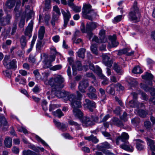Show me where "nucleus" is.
I'll return each mask as SVG.
<instances>
[{
  "label": "nucleus",
  "instance_id": "nucleus-1",
  "mask_svg": "<svg viewBox=\"0 0 155 155\" xmlns=\"http://www.w3.org/2000/svg\"><path fill=\"white\" fill-rule=\"evenodd\" d=\"M77 98L75 95L72 94L69 95L68 99L71 102V107L73 108V112L76 118H81L83 116V114L79 109L81 106V103L80 100L82 97V95L79 92H77Z\"/></svg>",
  "mask_w": 155,
  "mask_h": 155
},
{
  "label": "nucleus",
  "instance_id": "nucleus-2",
  "mask_svg": "<svg viewBox=\"0 0 155 155\" xmlns=\"http://www.w3.org/2000/svg\"><path fill=\"white\" fill-rule=\"evenodd\" d=\"M64 81L63 78L61 75H58L55 77L52 78L48 80L45 81V83L46 85H50L52 87V91H55L56 88L59 86V87L63 88L64 85L62 84Z\"/></svg>",
  "mask_w": 155,
  "mask_h": 155
},
{
  "label": "nucleus",
  "instance_id": "nucleus-3",
  "mask_svg": "<svg viewBox=\"0 0 155 155\" xmlns=\"http://www.w3.org/2000/svg\"><path fill=\"white\" fill-rule=\"evenodd\" d=\"M82 14L84 18L91 20H92L96 15V13L91 9V6L89 4H83Z\"/></svg>",
  "mask_w": 155,
  "mask_h": 155
},
{
  "label": "nucleus",
  "instance_id": "nucleus-4",
  "mask_svg": "<svg viewBox=\"0 0 155 155\" xmlns=\"http://www.w3.org/2000/svg\"><path fill=\"white\" fill-rule=\"evenodd\" d=\"M137 2H134V5L131 9V11L129 13V18L131 20L135 22L138 21L139 20L140 13L139 9L136 5Z\"/></svg>",
  "mask_w": 155,
  "mask_h": 155
},
{
  "label": "nucleus",
  "instance_id": "nucleus-5",
  "mask_svg": "<svg viewBox=\"0 0 155 155\" xmlns=\"http://www.w3.org/2000/svg\"><path fill=\"white\" fill-rule=\"evenodd\" d=\"M97 24L95 22H91L87 23L86 25V28L85 29L84 24L82 23L81 25V30L83 33H87L88 36L89 37V39L90 40L92 35L91 31L94 29L97 26Z\"/></svg>",
  "mask_w": 155,
  "mask_h": 155
},
{
  "label": "nucleus",
  "instance_id": "nucleus-6",
  "mask_svg": "<svg viewBox=\"0 0 155 155\" xmlns=\"http://www.w3.org/2000/svg\"><path fill=\"white\" fill-rule=\"evenodd\" d=\"M9 57L8 56H5L3 60V64L4 66L8 69H15L17 68L16 65V61L15 60H13L10 62L9 60Z\"/></svg>",
  "mask_w": 155,
  "mask_h": 155
},
{
  "label": "nucleus",
  "instance_id": "nucleus-7",
  "mask_svg": "<svg viewBox=\"0 0 155 155\" xmlns=\"http://www.w3.org/2000/svg\"><path fill=\"white\" fill-rule=\"evenodd\" d=\"M95 103L88 99L85 100L84 104V106L85 108L89 109L90 111H93V109L95 108Z\"/></svg>",
  "mask_w": 155,
  "mask_h": 155
},
{
  "label": "nucleus",
  "instance_id": "nucleus-8",
  "mask_svg": "<svg viewBox=\"0 0 155 155\" xmlns=\"http://www.w3.org/2000/svg\"><path fill=\"white\" fill-rule=\"evenodd\" d=\"M33 25V22L32 20H31L30 22L29 23L24 32L25 35L26 36H28L29 38H31L32 36Z\"/></svg>",
  "mask_w": 155,
  "mask_h": 155
},
{
  "label": "nucleus",
  "instance_id": "nucleus-9",
  "mask_svg": "<svg viewBox=\"0 0 155 155\" xmlns=\"http://www.w3.org/2000/svg\"><path fill=\"white\" fill-rule=\"evenodd\" d=\"M88 92L87 94L88 97L92 99H95L97 98L96 94V90L92 86L90 87L88 89Z\"/></svg>",
  "mask_w": 155,
  "mask_h": 155
},
{
  "label": "nucleus",
  "instance_id": "nucleus-10",
  "mask_svg": "<svg viewBox=\"0 0 155 155\" xmlns=\"http://www.w3.org/2000/svg\"><path fill=\"white\" fill-rule=\"evenodd\" d=\"M61 12L64 16V28L66 27L67 23L71 17V15L69 11H67V12H66L63 10L61 11Z\"/></svg>",
  "mask_w": 155,
  "mask_h": 155
},
{
  "label": "nucleus",
  "instance_id": "nucleus-11",
  "mask_svg": "<svg viewBox=\"0 0 155 155\" xmlns=\"http://www.w3.org/2000/svg\"><path fill=\"white\" fill-rule=\"evenodd\" d=\"M88 85L89 84L87 81L84 80L82 81L79 83L78 86L79 90L82 93L85 92V89Z\"/></svg>",
  "mask_w": 155,
  "mask_h": 155
},
{
  "label": "nucleus",
  "instance_id": "nucleus-12",
  "mask_svg": "<svg viewBox=\"0 0 155 155\" xmlns=\"http://www.w3.org/2000/svg\"><path fill=\"white\" fill-rule=\"evenodd\" d=\"M72 69L74 74L76 75L77 74L76 71L77 70L81 71L82 69L81 62L80 61H77L76 62L75 65H72Z\"/></svg>",
  "mask_w": 155,
  "mask_h": 155
},
{
  "label": "nucleus",
  "instance_id": "nucleus-13",
  "mask_svg": "<svg viewBox=\"0 0 155 155\" xmlns=\"http://www.w3.org/2000/svg\"><path fill=\"white\" fill-rule=\"evenodd\" d=\"M111 148V146L107 142H104L98 145L97 146V149L100 150H103L105 148L109 149Z\"/></svg>",
  "mask_w": 155,
  "mask_h": 155
},
{
  "label": "nucleus",
  "instance_id": "nucleus-14",
  "mask_svg": "<svg viewBox=\"0 0 155 155\" xmlns=\"http://www.w3.org/2000/svg\"><path fill=\"white\" fill-rule=\"evenodd\" d=\"M103 62L107 66L110 67L112 65V62L109 60V57L106 54L103 55Z\"/></svg>",
  "mask_w": 155,
  "mask_h": 155
},
{
  "label": "nucleus",
  "instance_id": "nucleus-15",
  "mask_svg": "<svg viewBox=\"0 0 155 155\" xmlns=\"http://www.w3.org/2000/svg\"><path fill=\"white\" fill-rule=\"evenodd\" d=\"M109 38L111 41L110 47H116L118 45V43L116 41V35H114L113 36H109Z\"/></svg>",
  "mask_w": 155,
  "mask_h": 155
},
{
  "label": "nucleus",
  "instance_id": "nucleus-16",
  "mask_svg": "<svg viewBox=\"0 0 155 155\" xmlns=\"http://www.w3.org/2000/svg\"><path fill=\"white\" fill-rule=\"evenodd\" d=\"M132 95L133 96V100H132L129 102V105L131 107H136L137 105V102L136 101V100L137 98V94L135 93H133Z\"/></svg>",
  "mask_w": 155,
  "mask_h": 155
},
{
  "label": "nucleus",
  "instance_id": "nucleus-17",
  "mask_svg": "<svg viewBox=\"0 0 155 155\" xmlns=\"http://www.w3.org/2000/svg\"><path fill=\"white\" fill-rule=\"evenodd\" d=\"M96 67L98 70L99 75L102 79H104L102 82V84L104 85L108 84V81L106 79V77L101 74L102 70L101 68L98 66H97Z\"/></svg>",
  "mask_w": 155,
  "mask_h": 155
},
{
  "label": "nucleus",
  "instance_id": "nucleus-18",
  "mask_svg": "<svg viewBox=\"0 0 155 155\" xmlns=\"http://www.w3.org/2000/svg\"><path fill=\"white\" fill-rule=\"evenodd\" d=\"M128 143V141L124 143L122 145H120V147L127 151L132 152L134 150V148L132 146H128L127 144Z\"/></svg>",
  "mask_w": 155,
  "mask_h": 155
},
{
  "label": "nucleus",
  "instance_id": "nucleus-19",
  "mask_svg": "<svg viewBox=\"0 0 155 155\" xmlns=\"http://www.w3.org/2000/svg\"><path fill=\"white\" fill-rule=\"evenodd\" d=\"M129 138V136L128 134L126 133H123L121 136L118 137L116 140V143L117 144H119L118 140L120 139L121 141L123 142H124L125 141L128 139Z\"/></svg>",
  "mask_w": 155,
  "mask_h": 155
},
{
  "label": "nucleus",
  "instance_id": "nucleus-20",
  "mask_svg": "<svg viewBox=\"0 0 155 155\" xmlns=\"http://www.w3.org/2000/svg\"><path fill=\"white\" fill-rule=\"evenodd\" d=\"M146 141L147 144L151 150L153 151H155V146L153 140L148 138H147Z\"/></svg>",
  "mask_w": 155,
  "mask_h": 155
},
{
  "label": "nucleus",
  "instance_id": "nucleus-21",
  "mask_svg": "<svg viewBox=\"0 0 155 155\" xmlns=\"http://www.w3.org/2000/svg\"><path fill=\"white\" fill-rule=\"evenodd\" d=\"M105 31L104 30H101L99 33V38L101 41L102 43H105L107 41V38L105 36Z\"/></svg>",
  "mask_w": 155,
  "mask_h": 155
},
{
  "label": "nucleus",
  "instance_id": "nucleus-22",
  "mask_svg": "<svg viewBox=\"0 0 155 155\" xmlns=\"http://www.w3.org/2000/svg\"><path fill=\"white\" fill-rule=\"evenodd\" d=\"M140 86L141 88H143L144 90L146 91H149L150 94L152 95H154L155 94V89L154 88H152L150 89L148 87L142 83L140 84Z\"/></svg>",
  "mask_w": 155,
  "mask_h": 155
},
{
  "label": "nucleus",
  "instance_id": "nucleus-23",
  "mask_svg": "<svg viewBox=\"0 0 155 155\" xmlns=\"http://www.w3.org/2000/svg\"><path fill=\"white\" fill-rule=\"evenodd\" d=\"M45 32V27L44 26H41L39 29L38 34V38L41 40L43 38Z\"/></svg>",
  "mask_w": 155,
  "mask_h": 155
},
{
  "label": "nucleus",
  "instance_id": "nucleus-24",
  "mask_svg": "<svg viewBox=\"0 0 155 155\" xmlns=\"http://www.w3.org/2000/svg\"><path fill=\"white\" fill-rule=\"evenodd\" d=\"M15 81L19 82V84L25 85L26 82V80L24 78L21 77L20 75H19L15 78Z\"/></svg>",
  "mask_w": 155,
  "mask_h": 155
},
{
  "label": "nucleus",
  "instance_id": "nucleus-25",
  "mask_svg": "<svg viewBox=\"0 0 155 155\" xmlns=\"http://www.w3.org/2000/svg\"><path fill=\"white\" fill-rule=\"evenodd\" d=\"M29 6H27V7H26L25 10V16H27V17L26 21H28V20L31 18V16L33 14L32 12L29 9Z\"/></svg>",
  "mask_w": 155,
  "mask_h": 155
},
{
  "label": "nucleus",
  "instance_id": "nucleus-26",
  "mask_svg": "<svg viewBox=\"0 0 155 155\" xmlns=\"http://www.w3.org/2000/svg\"><path fill=\"white\" fill-rule=\"evenodd\" d=\"M12 138L7 137H6L4 140L5 145L6 147L10 148L12 146Z\"/></svg>",
  "mask_w": 155,
  "mask_h": 155
},
{
  "label": "nucleus",
  "instance_id": "nucleus-27",
  "mask_svg": "<svg viewBox=\"0 0 155 155\" xmlns=\"http://www.w3.org/2000/svg\"><path fill=\"white\" fill-rule=\"evenodd\" d=\"M83 125L85 126H87L92 124V122L89 118H85L82 121Z\"/></svg>",
  "mask_w": 155,
  "mask_h": 155
},
{
  "label": "nucleus",
  "instance_id": "nucleus-28",
  "mask_svg": "<svg viewBox=\"0 0 155 155\" xmlns=\"http://www.w3.org/2000/svg\"><path fill=\"white\" fill-rule=\"evenodd\" d=\"M52 114L54 116L59 118L64 115V114L60 109H58L56 111L52 112Z\"/></svg>",
  "mask_w": 155,
  "mask_h": 155
},
{
  "label": "nucleus",
  "instance_id": "nucleus-29",
  "mask_svg": "<svg viewBox=\"0 0 155 155\" xmlns=\"http://www.w3.org/2000/svg\"><path fill=\"white\" fill-rule=\"evenodd\" d=\"M84 138L85 140H87L89 141H91L95 143H96L98 141V140L96 137H94L93 135H91L89 137H85Z\"/></svg>",
  "mask_w": 155,
  "mask_h": 155
},
{
  "label": "nucleus",
  "instance_id": "nucleus-30",
  "mask_svg": "<svg viewBox=\"0 0 155 155\" xmlns=\"http://www.w3.org/2000/svg\"><path fill=\"white\" fill-rule=\"evenodd\" d=\"M8 126V124L4 116H1L0 118V126Z\"/></svg>",
  "mask_w": 155,
  "mask_h": 155
},
{
  "label": "nucleus",
  "instance_id": "nucleus-31",
  "mask_svg": "<svg viewBox=\"0 0 155 155\" xmlns=\"http://www.w3.org/2000/svg\"><path fill=\"white\" fill-rule=\"evenodd\" d=\"M37 38V36L36 35H34L33 37L32 40L31 41V44L30 45V47L27 50V52L28 53H29L31 51L36 39Z\"/></svg>",
  "mask_w": 155,
  "mask_h": 155
},
{
  "label": "nucleus",
  "instance_id": "nucleus-32",
  "mask_svg": "<svg viewBox=\"0 0 155 155\" xmlns=\"http://www.w3.org/2000/svg\"><path fill=\"white\" fill-rule=\"evenodd\" d=\"M85 52V49L84 48H81L79 49L77 53L78 56L79 57L84 58V53Z\"/></svg>",
  "mask_w": 155,
  "mask_h": 155
},
{
  "label": "nucleus",
  "instance_id": "nucleus-33",
  "mask_svg": "<svg viewBox=\"0 0 155 155\" xmlns=\"http://www.w3.org/2000/svg\"><path fill=\"white\" fill-rule=\"evenodd\" d=\"M142 78L145 80L150 81L153 79V76L151 73L147 72L145 75L142 76Z\"/></svg>",
  "mask_w": 155,
  "mask_h": 155
},
{
  "label": "nucleus",
  "instance_id": "nucleus-34",
  "mask_svg": "<svg viewBox=\"0 0 155 155\" xmlns=\"http://www.w3.org/2000/svg\"><path fill=\"white\" fill-rule=\"evenodd\" d=\"M15 2V0H8L6 3V5L8 8H11L14 6Z\"/></svg>",
  "mask_w": 155,
  "mask_h": 155
},
{
  "label": "nucleus",
  "instance_id": "nucleus-35",
  "mask_svg": "<svg viewBox=\"0 0 155 155\" xmlns=\"http://www.w3.org/2000/svg\"><path fill=\"white\" fill-rule=\"evenodd\" d=\"M53 11L54 12L56 13V14H54L55 16L58 17V18L59 16L61 15V12L60 9L58 6L56 5L54 6L53 7ZM54 13L55 14L54 12L53 14Z\"/></svg>",
  "mask_w": 155,
  "mask_h": 155
},
{
  "label": "nucleus",
  "instance_id": "nucleus-36",
  "mask_svg": "<svg viewBox=\"0 0 155 155\" xmlns=\"http://www.w3.org/2000/svg\"><path fill=\"white\" fill-rule=\"evenodd\" d=\"M132 71L133 73L135 74H140L142 72L140 67L138 66L135 67L132 70Z\"/></svg>",
  "mask_w": 155,
  "mask_h": 155
},
{
  "label": "nucleus",
  "instance_id": "nucleus-37",
  "mask_svg": "<svg viewBox=\"0 0 155 155\" xmlns=\"http://www.w3.org/2000/svg\"><path fill=\"white\" fill-rule=\"evenodd\" d=\"M112 121L113 124L117 126H120L121 124V122L117 118H113L112 119Z\"/></svg>",
  "mask_w": 155,
  "mask_h": 155
},
{
  "label": "nucleus",
  "instance_id": "nucleus-38",
  "mask_svg": "<svg viewBox=\"0 0 155 155\" xmlns=\"http://www.w3.org/2000/svg\"><path fill=\"white\" fill-rule=\"evenodd\" d=\"M35 138L38 141V142H40L43 145L48 147V148H49V147L48 146V144L38 136L37 135H35Z\"/></svg>",
  "mask_w": 155,
  "mask_h": 155
},
{
  "label": "nucleus",
  "instance_id": "nucleus-39",
  "mask_svg": "<svg viewBox=\"0 0 155 155\" xmlns=\"http://www.w3.org/2000/svg\"><path fill=\"white\" fill-rule=\"evenodd\" d=\"M62 88L59 87V86H58L56 88V89L55 91L53 90V91H52L51 92L52 93L54 92L55 95L58 97V95H61V91L60 89Z\"/></svg>",
  "mask_w": 155,
  "mask_h": 155
},
{
  "label": "nucleus",
  "instance_id": "nucleus-40",
  "mask_svg": "<svg viewBox=\"0 0 155 155\" xmlns=\"http://www.w3.org/2000/svg\"><path fill=\"white\" fill-rule=\"evenodd\" d=\"M51 8V1L50 0H46L45 1V9L47 10Z\"/></svg>",
  "mask_w": 155,
  "mask_h": 155
},
{
  "label": "nucleus",
  "instance_id": "nucleus-41",
  "mask_svg": "<svg viewBox=\"0 0 155 155\" xmlns=\"http://www.w3.org/2000/svg\"><path fill=\"white\" fill-rule=\"evenodd\" d=\"M91 49L92 52L96 54H97L98 51L96 45L92 44L91 47Z\"/></svg>",
  "mask_w": 155,
  "mask_h": 155
},
{
  "label": "nucleus",
  "instance_id": "nucleus-42",
  "mask_svg": "<svg viewBox=\"0 0 155 155\" xmlns=\"http://www.w3.org/2000/svg\"><path fill=\"white\" fill-rule=\"evenodd\" d=\"M12 43V41L10 40H7L5 43H3L2 46V48L4 49L8 48L7 45H10Z\"/></svg>",
  "mask_w": 155,
  "mask_h": 155
},
{
  "label": "nucleus",
  "instance_id": "nucleus-43",
  "mask_svg": "<svg viewBox=\"0 0 155 155\" xmlns=\"http://www.w3.org/2000/svg\"><path fill=\"white\" fill-rule=\"evenodd\" d=\"M20 42L23 47H24L26 45L27 40L25 36H22L20 39Z\"/></svg>",
  "mask_w": 155,
  "mask_h": 155
},
{
  "label": "nucleus",
  "instance_id": "nucleus-44",
  "mask_svg": "<svg viewBox=\"0 0 155 155\" xmlns=\"http://www.w3.org/2000/svg\"><path fill=\"white\" fill-rule=\"evenodd\" d=\"M123 17V15H119L117 16L113 20V22L114 23H115L120 21L122 19Z\"/></svg>",
  "mask_w": 155,
  "mask_h": 155
},
{
  "label": "nucleus",
  "instance_id": "nucleus-45",
  "mask_svg": "<svg viewBox=\"0 0 155 155\" xmlns=\"http://www.w3.org/2000/svg\"><path fill=\"white\" fill-rule=\"evenodd\" d=\"M137 112L139 115L142 117H145L148 113L147 112L142 110H139Z\"/></svg>",
  "mask_w": 155,
  "mask_h": 155
},
{
  "label": "nucleus",
  "instance_id": "nucleus-46",
  "mask_svg": "<svg viewBox=\"0 0 155 155\" xmlns=\"http://www.w3.org/2000/svg\"><path fill=\"white\" fill-rule=\"evenodd\" d=\"M69 123L71 125H74L76 127V128L78 130L80 129V125L74 121L72 120H70L69 121Z\"/></svg>",
  "mask_w": 155,
  "mask_h": 155
},
{
  "label": "nucleus",
  "instance_id": "nucleus-47",
  "mask_svg": "<svg viewBox=\"0 0 155 155\" xmlns=\"http://www.w3.org/2000/svg\"><path fill=\"white\" fill-rule=\"evenodd\" d=\"M68 93L65 91H61V95H58V97L59 98H62V97H68V98L69 95L68 96Z\"/></svg>",
  "mask_w": 155,
  "mask_h": 155
},
{
  "label": "nucleus",
  "instance_id": "nucleus-48",
  "mask_svg": "<svg viewBox=\"0 0 155 155\" xmlns=\"http://www.w3.org/2000/svg\"><path fill=\"white\" fill-rule=\"evenodd\" d=\"M4 75L8 78H10L11 77L12 71L9 70H7L3 72Z\"/></svg>",
  "mask_w": 155,
  "mask_h": 155
},
{
  "label": "nucleus",
  "instance_id": "nucleus-49",
  "mask_svg": "<svg viewBox=\"0 0 155 155\" xmlns=\"http://www.w3.org/2000/svg\"><path fill=\"white\" fill-rule=\"evenodd\" d=\"M43 44L42 41H37L36 48L37 50H40L43 46Z\"/></svg>",
  "mask_w": 155,
  "mask_h": 155
},
{
  "label": "nucleus",
  "instance_id": "nucleus-50",
  "mask_svg": "<svg viewBox=\"0 0 155 155\" xmlns=\"http://www.w3.org/2000/svg\"><path fill=\"white\" fill-rule=\"evenodd\" d=\"M73 10L76 12H78L81 11V7L77 6L74 5L72 7H71Z\"/></svg>",
  "mask_w": 155,
  "mask_h": 155
},
{
  "label": "nucleus",
  "instance_id": "nucleus-51",
  "mask_svg": "<svg viewBox=\"0 0 155 155\" xmlns=\"http://www.w3.org/2000/svg\"><path fill=\"white\" fill-rule=\"evenodd\" d=\"M51 53L52 54H60L57 52L56 51L55 48L54 46H52L50 48Z\"/></svg>",
  "mask_w": 155,
  "mask_h": 155
},
{
  "label": "nucleus",
  "instance_id": "nucleus-52",
  "mask_svg": "<svg viewBox=\"0 0 155 155\" xmlns=\"http://www.w3.org/2000/svg\"><path fill=\"white\" fill-rule=\"evenodd\" d=\"M114 69L118 73H120L121 72V68L117 64H114Z\"/></svg>",
  "mask_w": 155,
  "mask_h": 155
},
{
  "label": "nucleus",
  "instance_id": "nucleus-53",
  "mask_svg": "<svg viewBox=\"0 0 155 155\" xmlns=\"http://www.w3.org/2000/svg\"><path fill=\"white\" fill-rule=\"evenodd\" d=\"M128 51V49L127 48H125L122 49L120 50L118 52V54L120 55L125 54Z\"/></svg>",
  "mask_w": 155,
  "mask_h": 155
},
{
  "label": "nucleus",
  "instance_id": "nucleus-54",
  "mask_svg": "<svg viewBox=\"0 0 155 155\" xmlns=\"http://www.w3.org/2000/svg\"><path fill=\"white\" fill-rule=\"evenodd\" d=\"M62 68V66L61 64H58L55 65L51 68V70L53 71H56Z\"/></svg>",
  "mask_w": 155,
  "mask_h": 155
},
{
  "label": "nucleus",
  "instance_id": "nucleus-55",
  "mask_svg": "<svg viewBox=\"0 0 155 155\" xmlns=\"http://www.w3.org/2000/svg\"><path fill=\"white\" fill-rule=\"evenodd\" d=\"M18 130L21 132H23L25 134L28 133V132L26 129L24 127H19L18 128Z\"/></svg>",
  "mask_w": 155,
  "mask_h": 155
},
{
  "label": "nucleus",
  "instance_id": "nucleus-56",
  "mask_svg": "<svg viewBox=\"0 0 155 155\" xmlns=\"http://www.w3.org/2000/svg\"><path fill=\"white\" fill-rule=\"evenodd\" d=\"M50 18V15L49 14H46L45 15L44 19L47 25H48L49 24V21Z\"/></svg>",
  "mask_w": 155,
  "mask_h": 155
},
{
  "label": "nucleus",
  "instance_id": "nucleus-57",
  "mask_svg": "<svg viewBox=\"0 0 155 155\" xmlns=\"http://www.w3.org/2000/svg\"><path fill=\"white\" fill-rule=\"evenodd\" d=\"M145 127L147 129H150L152 127V125L150 121H146L144 123Z\"/></svg>",
  "mask_w": 155,
  "mask_h": 155
},
{
  "label": "nucleus",
  "instance_id": "nucleus-58",
  "mask_svg": "<svg viewBox=\"0 0 155 155\" xmlns=\"http://www.w3.org/2000/svg\"><path fill=\"white\" fill-rule=\"evenodd\" d=\"M47 103L45 100H44L42 101L41 103V105L43 109L45 111H46L47 110Z\"/></svg>",
  "mask_w": 155,
  "mask_h": 155
},
{
  "label": "nucleus",
  "instance_id": "nucleus-59",
  "mask_svg": "<svg viewBox=\"0 0 155 155\" xmlns=\"http://www.w3.org/2000/svg\"><path fill=\"white\" fill-rule=\"evenodd\" d=\"M136 148L138 150H143L144 148V146L140 143H137L136 144Z\"/></svg>",
  "mask_w": 155,
  "mask_h": 155
},
{
  "label": "nucleus",
  "instance_id": "nucleus-60",
  "mask_svg": "<svg viewBox=\"0 0 155 155\" xmlns=\"http://www.w3.org/2000/svg\"><path fill=\"white\" fill-rule=\"evenodd\" d=\"M114 89L117 90H123L124 87L120 84H118L115 85Z\"/></svg>",
  "mask_w": 155,
  "mask_h": 155
},
{
  "label": "nucleus",
  "instance_id": "nucleus-61",
  "mask_svg": "<svg viewBox=\"0 0 155 155\" xmlns=\"http://www.w3.org/2000/svg\"><path fill=\"white\" fill-rule=\"evenodd\" d=\"M58 18V17L55 16V15L54 13H53V15L52 16V20L51 21V24L53 26H54L55 25V21H57Z\"/></svg>",
  "mask_w": 155,
  "mask_h": 155
},
{
  "label": "nucleus",
  "instance_id": "nucleus-62",
  "mask_svg": "<svg viewBox=\"0 0 155 155\" xmlns=\"http://www.w3.org/2000/svg\"><path fill=\"white\" fill-rule=\"evenodd\" d=\"M106 90L108 93L110 94H113L114 93V91L112 88V87H107Z\"/></svg>",
  "mask_w": 155,
  "mask_h": 155
},
{
  "label": "nucleus",
  "instance_id": "nucleus-63",
  "mask_svg": "<svg viewBox=\"0 0 155 155\" xmlns=\"http://www.w3.org/2000/svg\"><path fill=\"white\" fill-rule=\"evenodd\" d=\"M51 62L49 61H47L44 65V68H50L51 69V68L52 66L51 63Z\"/></svg>",
  "mask_w": 155,
  "mask_h": 155
},
{
  "label": "nucleus",
  "instance_id": "nucleus-64",
  "mask_svg": "<svg viewBox=\"0 0 155 155\" xmlns=\"http://www.w3.org/2000/svg\"><path fill=\"white\" fill-rule=\"evenodd\" d=\"M94 42H95L97 43H102L101 41V40L100 39L99 40L98 38V37L95 36H94L92 40V44H93Z\"/></svg>",
  "mask_w": 155,
  "mask_h": 155
}]
</instances>
